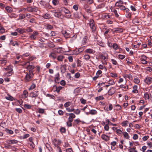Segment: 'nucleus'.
Returning a JSON list of instances; mask_svg holds the SVG:
<instances>
[{
	"label": "nucleus",
	"instance_id": "1",
	"mask_svg": "<svg viewBox=\"0 0 152 152\" xmlns=\"http://www.w3.org/2000/svg\"><path fill=\"white\" fill-rule=\"evenodd\" d=\"M62 143L61 140L57 138H55L52 140V143L54 145V147L56 151L58 152H62L60 146Z\"/></svg>",
	"mask_w": 152,
	"mask_h": 152
},
{
	"label": "nucleus",
	"instance_id": "2",
	"mask_svg": "<svg viewBox=\"0 0 152 152\" xmlns=\"http://www.w3.org/2000/svg\"><path fill=\"white\" fill-rule=\"evenodd\" d=\"M24 72L25 73H26L24 77V82L25 83H27L31 81L33 77L34 74L29 73L27 72H26L25 70H24Z\"/></svg>",
	"mask_w": 152,
	"mask_h": 152
},
{
	"label": "nucleus",
	"instance_id": "3",
	"mask_svg": "<svg viewBox=\"0 0 152 152\" xmlns=\"http://www.w3.org/2000/svg\"><path fill=\"white\" fill-rule=\"evenodd\" d=\"M25 64L27 65L28 66L26 67V68L27 70H25L26 72L29 73H33V69L34 68V66L32 65H30V63L29 62H27L25 63Z\"/></svg>",
	"mask_w": 152,
	"mask_h": 152
},
{
	"label": "nucleus",
	"instance_id": "4",
	"mask_svg": "<svg viewBox=\"0 0 152 152\" xmlns=\"http://www.w3.org/2000/svg\"><path fill=\"white\" fill-rule=\"evenodd\" d=\"M94 20L93 19H91L89 22V25L92 31H94L96 30V27L95 26Z\"/></svg>",
	"mask_w": 152,
	"mask_h": 152
},
{
	"label": "nucleus",
	"instance_id": "5",
	"mask_svg": "<svg viewBox=\"0 0 152 152\" xmlns=\"http://www.w3.org/2000/svg\"><path fill=\"white\" fill-rule=\"evenodd\" d=\"M68 114L69 115V116L68 118V121L72 122L73 121V119L76 117L75 115L73 113H68Z\"/></svg>",
	"mask_w": 152,
	"mask_h": 152
},
{
	"label": "nucleus",
	"instance_id": "6",
	"mask_svg": "<svg viewBox=\"0 0 152 152\" xmlns=\"http://www.w3.org/2000/svg\"><path fill=\"white\" fill-rule=\"evenodd\" d=\"M39 94L38 91H36L31 93L30 94V95L32 98H36L38 96Z\"/></svg>",
	"mask_w": 152,
	"mask_h": 152
},
{
	"label": "nucleus",
	"instance_id": "7",
	"mask_svg": "<svg viewBox=\"0 0 152 152\" xmlns=\"http://www.w3.org/2000/svg\"><path fill=\"white\" fill-rule=\"evenodd\" d=\"M6 142L9 144H14L17 143L18 141L16 140H8Z\"/></svg>",
	"mask_w": 152,
	"mask_h": 152
},
{
	"label": "nucleus",
	"instance_id": "8",
	"mask_svg": "<svg viewBox=\"0 0 152 152\" xmlns=\"http://www.w3.org/2000/svg\"><path fill=\"white\" fill-rule=\"evenodd\" d=\"M144 81L145 83L147 84H150L152 82V78L149 77H147L145 79Z\"/></svg>",
	"mask_w": 152,
	"mask_h": 152
},
{
	"label": "nucleus",
	"instance_id": "9",
	"mask_svg": "<svg viewBox=\"0 0 152 152\" xmlns=\"http://www.w3.org/2000/svg\"><path fill=\"white\" fill-rule=\"evenodd\" d=\"M81 122V121L79 119H75L72 123L73 126H74L77 127V125Z\"/></svg>",
	"mask_w": 152,
	"mask_h": 152
},
{
	"label": "nucleus",
	"instance_id": "10",
	"mask_svg": "<svg viewBox=\"0 0 152 152\" xmlns=\"http://www.w3.org/2000/svg\"><path fill=\"white\" fill-rule=\"evenodd\" d=\"M59 73H57L55 75V81L56 83H59Z\"/></svg>",
	"mask_w": 152,
	"mask_h": 152
},
{
	"label": "nucleus",
	"instance_id": "11",
	"mask_svg": "<svg viewBox=\"0 0 152 152\" xmlns=\"http://www.w3.org/2000/svg\"><path fill=\"white\" fill-rule=\"evenodd\" d=\"M129 9H127L126 11L125 12L126 14L125 16L126 17L128 18H131V13L129 12Z\"/></svg>",
	"mask_w": 152,
	"mask_h": 152
},
{
	"label": "nucleus",
	"instance_id": "12",
	"mask_svg": "<svg viewBox=\"0 0 152 152\" xmlns=\"http://www.w3.org/2000/svg\"><path fill=\"white\" fill-rule=\"evenodd\" d=\"M124 2L123 1L121 0H119L118 1L116 2L115 4L116 6L120 7L121 6L122 4H123Z\"/></svg>",
	"mask_w": 152,
	"mask_h": 152
},
{
	"label": "nucleus",
	"instance_id": "13",
	"mask_svg": "<svg viewBox=\"0 0 152 152\" xmlns=\"http://www.w3.org/2000/svg\"><path fill=\"white\" fill-rule=\"evenodd\" d=\"M84 53H94V50L91 49H88L85 50L84 51Z\"/></svg>",
	"mask_w": 152,
	"mask_h": 152
},
{
	"label": "nucleus",
	"instance_id": "14",
	"mask_svg": "<svg viewBox=\"0 0 152 152\" xmlns=\"http://www.w3.org/2000/svg\"><path fill=\"white\" fill-rule=\"evenodd\" d=\"M136 147L135 146H133L132 148L130 147L128 148V150L129 152H137V151L136 150Z\"/></svg>",
	"mask_w": 152,
	"mask_h": 152
},
{
	"label": "nucleus",
	"instance_id": "15",
	"mask_svg": "<svg viewBox=\"0 0 152 152\" xmlns=\"http://www.w3.org/2000/svg\"><path fill=\"white\" fill-rule=\"evenodd\" d=\"M5 10L8 13H11L13 12V10L12 8L9 6H7L5 8Z\"/></svg>",
	"mask_w": 152,
	"mask_h": 152
},
{
	"label": "nucleus",
	"instance_id": "16",
	"mask_svg": "<svg viewBox=\"0 0 152 152\" xmlns=\"http://www.w3.org/2000/svg\"><path fill=\"white\" fill-rule=\"evenodd\" d=\"M54 51L57 53H61V48L59 47L55 48L53 49Z\"/></svg>",
	"mask_w": 152,
	"mask_h": 152
},
{
	"label": "nucleus",
	"instance_id": "17",
	"mask_svg": "<svg viewBox=\"0 0 152 152\" xmlns=\"http://www.w3.org/2000/svg\"><path fill=\"white\" fill-rule=\"evenodd\" d=\"M133 90L132 91V92L135 93L137 94L138 93V91L137 90V85H134L133 87Z\"/></svg>",
	"mask_w": 152,
	"mask_h": 152
},
{
	"label": "nucleus",
	"instance_id": "18",
	"mask_svg": "<svg viewBox=\"0 0 152 152\" xmlns=\"http://www.w3.org/2000/svg\"><path fill=\"white\" fill-rule=\"evenodd\" d=\"M60 69L62 73H64L66 71V65H61Z\"/></svg>",
	"mask_w": 152,
	"mask_h": 152
},
{
	"label": "nucleus",
	"instance_id": "19",
	"mask_svg": "<svg viewBox=\"0 0 152 152\" xmlns=\"http://www.w3.org/2000/svg\"><path fill=\"white\" fill-rule=\"evenodd\" d=\"M123 134L124 138L127 139H129L130 136L127 132H123Z\"/></svg>",
	"mask_w": 152,
	"mask_h": 152
},
{
	"label": "nucleus",
	"instance_id": "20",
	"mask_svg": "<svg viewBox=\"0 0 152 152\" xmlns=\"http://www.w3.org/2000/svg\"><path fill=\"white\" fill-rule=\"evenodd\" d=\"M45 27L46 29L49 30H51L53 28V27L52 26L49 24H47L45 25Z\"/></svg>",
	"mask_w": 152,
	"mask_h": 152
},
{
	"label": "nucleus",
	"instance_id": "21",
	"mask_svg": "<svg viewBox=\"0 0 152 152\" xmlns=\"http://www.w3.org/2000/svg\"><path fill=\"white\" fill-rule=\"evenodd\" d=\"M15 31H17L20 34H22L25 32V30L23 28H18L16 29Z\"/></svg>",
	"mask_w": 152,
	"mask_h": 152
},
{
	"label": "nucleus",
	"instance_id": "22",
	"mask_svg": "<svg viewBox=\"0 0 152 152\" xmlns=\"http://www.w3.org/2000/svg\"><path fill=\"white\" fill-rule=\"evenodd\" d=\"M61 10L63 12H64L65 14H66L67 13H69V11L66 9L64 7H61Z\"/></svg>",
	"mask_w": 152,
	"mask_h": 152
},
{
	"label": "nucleus",
	"instance_id": "23",
	"mask_svg": "<svg viewBox=\"0 0 152 152\" xmlns=\"http://www.w3.org/2000/svg\"><path fill=\"white\" fill-rule=\"evenodd\" d=\"M5 98L6 99L11 101H13L15 99L12 96L10 95H8V96H6Z\"/></svg>",
	"mask_w": 152,
	"mask_h": 152
},
{
	"label": "nucleus",
	"instance_id": "24",
	"mask_svg": "<svg viewBox=\"0 0 152 152\" xmlns=\"http://www.w3.org/2000/svg\"><path fill=\"white\" fill-rule=\"evenodd\" d=\"M114 94V88H110L108 91V94L109 95H112Z\"/></svg>",
	"mask_w": 152,
	"mask_h": 152
},
{
	"label": "nucleus",
	"instance_id": "25",
	"mask_svg": "<svg viewBox=\"0 0 152 152\" xmlns=\"http://www.w3.org/2000/svg\"><path fill=\"white\" fill-rule=\"evenodd\" d=\"M101 137L102 139L104 140L105 141H107L109 139L108 136L104 134L102 135Z\"/></svg>",
	"mask_w": 152,
	"mask_h": 152
},
{
	"label": "nucleus",
	"instance_id": "26",
	"mask_svg": "<svg viewBox=\"0 0 152 152\" xmlns=\"http://www.w3.org/2000/svg\"><path fill=\"white\" fill-rule=\"evenodd\" d=\"M140 60L141 61L146 60L147 57L146 56L144 55H142L140 56Z\"/></svg>",
	"mask_w": 152,
	"mask_h": 152
},
{
	"label": "nucleus",
	"instance_id": "27",
	"mask_svg": "<svg viewBox=\"0 0 152 152\" xmlns=\"http://www.w3.org/2000/svg\"><path fill=\"white\" fill-rule=\"evenodd\" d=\"M49 57L53 58V59H55L56 58V55L55 53H51L49 55Z\"/></svg>",
	"mask_w": 152,
	"mask_h": 152
},
{
	"label": "nucleus",
	"instance_id": "28",
	"mask_svg": "<svg viewBox=\"0 0 152 152\" xmlns=\"http://www.w3.org/2000/svg\"><path fill=\"white\" fill-rule=\"evenodd\" d=\"M129 122L128 121H127V120L125 121H123L121 123V124L123 126L126 127L128 124Z\"/></svg>",
	"mask_w": 152,
	"mask_h": 152
},
{
	"label": "nucleus",
	"instance_id": "29",
	"mask_svg": "<svg viewBox=\"0 0 152 152\" xmlns=\"http://www.w3.org/2000/svg\"><path fill=\"white\" fill-rule=\"evenodd\" d=\"M90 114L94 115H96L97 114V112L95 110H91L90 111Z\"/></svg>",
	"mask_w": 152,
	"mask_h": 152
},
{
	"label": "nucleus",
	"instance_id": "30",
	"mask_svg": "<svg viewBox=\"0 0 152 152\" xmlns=\"http://www.w3.org/2000/svg\"><path fill=\"white\" fill-rule=\"evenodd\" d=\"M4 69L6 71H13L12 66L11 65L8 66L6 68H4Z\"/></svg>",
	"mask_w": 152,
	"mask_h": 152
},
{
	"label": "nucleus",
	"instance_id": "31",
	"mask_svg": "<svg viewBox=\"0 0 152 152\" xmlns=\"http://www.w3.org/2000/svg\"><path fill=\"white\" fill-rule=\"evenodd\" d=\"M73 54L76 55H78L80 53L78 49L77 48L73 50Z\"/></svg>",
	"mask_w": 152,
	"mask_h": 152
},
{
	"label": "nucleus",
	"instance_id": "32",
	"mask_svg": "<svg viewBox=\"0 0 152 152\" xmlns=\"http://www.w3.org/2000/svg\"><path fill=\"white\" fill-rule=\"evenodd\" d=\"M120 88H123L125 89V91H127L128 89V85H126V86L124 85H121L120 86Z\"/></svg>",
	"mask_w": 152,
	"mask_h": 152
},
{
	"label": "nucleus",
	"instance_id": "33",
	"mask_svg": "<svg viewBox=\"0 0 152 152\" xmlns=\"http://www.w3.org/2000/svg\"><path fill=\"white\" fill-rule=\"evenodd\" d=\"M7 62V60L5 58H2L0 60V64H4L6 63Z\"/></svg>",
	"mask_w": 152,
	"mask_h": 152
},
{
	"label": "nucleus",
	"instance_id": "34",
	"mask_svg": "<svg viewBox=\"0 0 152 152\" xmlns=\"http://www.w3.org/2000/svg\"><path fill=\"white\" fill-rule=\"evenodd\" d=\"M64 56H63L60 55L58 56L57 59L59 61H63V60L64 58Z\"/></svg>",
	"mask_w": 152,
	"mask_h": 152
},
{
	"label": "nucleus",
	"instance_id": "35",
	"mask_svg": "<svg viewBox=\"0 0 152 152\" xmlns=\"http://www.w3.org/2000/svg\"><path fill=\"white\" fill-rule=\"evenodd\" d=\"M12 71H12V70H11V71H9L7 72V73H4V76H11L12 75Z\"/></svg>",
	"mask_w": 152,
	"mask_h": 152
},
{
	"label": "nucleus",
	"instance_id": "36",
	"mask_svg": "<svg viewBox=\"0 0 152 152\" xmlns=\"http://www.w3.org/2000/svg\"><path fill=\"white\" fill-rule=\"evenodd\" d=\"M24 107L27 109H30L32 107V106L31 105L28 104H25L24 105Z\"/></svg>",
	"mask_w": 152,
	"mask_h": 152
},
{
	"label": "nucleus",
	"instance_id": "37",
	"mask_svg": "<svg viewBox=\"0 0 152 152\" xmlns=\"http://www.w3.org/2000/svg\"><path fill=\"white\" fill-rule=\"evenodd\" d=\"M10 43L13 46H15V45L17 46L18 45V43L16 41H13L12 40L11 41Z\"/></svg>",
	"mask_w": 152,
	"mask_h": 152
},
{
	"label": "nucleus",
	"instance_id": "38",
	"mask_svg": "<svg viewBox=\"0 0 152 152\" xmlns=\"http://www.w3.org/2000/svg\"><path fill=\"white\" fill-rule=\"evenodd\" d=\"M54 87L56 88V91L57 93H59L60 92V90H61L62 88V87L61 86H59L58 87H57L56 86H54Z\"/></svg>",
	"mask_w": 152,
	"mask_h": 152
},
{
	"label": "nucleus",
	"instance_id": "39",
	"mask_svg": "<svg viewBox=\"0 0 152 152\" xmlns=\"http://www.w3.org/2000/svg\"><path fill=\"white\" fill-rule=\"evenodd\" d=\"M134 82L137 84H138L140 82V80L138 77L134 78Z\"/></svg>",
	"mask_w": 152,
	"mask_h": 152
},
{
	"label": "nucleus",
	"instance_id": "40",
	"mask_svg": "<svg viewBox=\"0 0 152 152\" xmlns=\"http://www.w3.org/2000/svg\"><path fill=\"white\" fill-rule=\"evenodd\" d=\"M27 11L29 12H33V7L31 6L27 7Z\"/></svg>",
	"mask_w": 152,
	"mask_h": 152
},
{
	"label": "nucleus",
	"instance_id": "41",
	"mask_svg": "<svg viewBox=\"0 0 152 152\" xmlns=\"http://www.w3.org/2000/svg\"><path fill=\"white\" fill-rule=\"evenodd\" d=\"M9 17L12 18H16L18 16V15L15 13H12L9 15Z\"/></svg>",
	"mask_w": 152,
	"mask_h": 152
},
{
	"label": "nucleus",
	"instance_id": "42",
	"mask_svg": "<svg viewBox=\"0 0 152 152\" xmlns=\"http://www.w3.org/2000/svg\"><path fill=\"white\" fill-rule=\"evenodd\" d=\"M23 94L25 98H27L28 96V92L27 90H25L23 92Z\"/></svg>",
	"mask_w": 152,
	"mask_h": 152
},
{
	"label": "nucleus",
	"instance_id": "43",
	"mask_svg": "<svg viewBox=\"0 0 152 152\" xmlns=\"http://www.w3.org/2000/svg\"><path fill=\"white\" fill-rule=\"evenodd\" d=\"M45 109L41 108H38V112L40 113L43 114L45 112Z\"/></svg>",
	"mask_w": 152,
	"mask_h": 152
},
{
	"label": "nucleus",
	"instance_id": "44",
	"mask_svg": "<svg viewBox=\"0 0 152 152\" xmlns=\"http://www.w3.org/2000/svg\"><path fill=\"white\" fill-rule=\"evenodd\" d=\"M104 99V98L102 96H100L95 98V100L97 101L102 100Z\"/></svg>",
	"mask_w": 152,
	"mask_h": 152
},
{
	"label": "nucleus",
	"instance_id": "45",
	"mask_svg": "<svg viewBox=\"0 0 152 152\" xmlns=\"http://www.w3.org/2000/svg\"><path fill=\"white\" fill-rule=\"evenodd\" d=\"M125 78H127L129 80H131L132 79V76L130 74H126L124 75Z\"/></svg>",
	"mask_w": 152,
	"mask_h": 152
},
{
	"label": "nucleus",
	"instance_id": "46",
	"mask_svg": "<svg viewBox=\"0 0 152 152\" xmlns=\"http://www.w3.org/2000/svg\"><path fill=\"white\" fill-rule=\"evenodd\" d=\"M119 8L121 10H125V12L126 11L127 9H129L127 8H126L125 6L122 5L121 6L119 7Z\"/></svg>",
	"mask_w": 152,
	"mask_h": 152
},
{
	"label": "nucleus",
	"instance_id": "47",
	"mask_svg": "<svg viewBox=\"0 0 152 152\" xmlns=\"http://www.w3.org/2000/svg\"><path fill=\"white\" fill-rule=\"evenodd\" d=\"M60 131L61 133H65L66 132V129L64 127H61Z\"/></svg>",
	"mask_w": 152,
	"mask_h": 152
},
{
	"label": "nucleus",
	"instance_id": "48",
	"mask_svg": "<svg viewBox=\"0 0 152 152\" xmlns=\"http://www.w3.org/2000/svg\"><path fill=\"white\" fill-rule=\"evenodd\" d=\"M121 106L119 105H115V110H121Z\"/></svg>",
	"mask_w": 152,
	"mask_h": 152
},
{
	"label": "nucleus",
	"instance_id": "49",
	"mask_svg": "<svg viewBox=\"0 0 152 152\" xmlns=\"http://www.w3.org/2000/svg\"><path fill=\"white\" fill-rule=\"evenodd\" d=\"M5 131L7 133H9L10 134H12L14 133L13 132L12 130L7 129H6Z\"/></svg>",
	"mask_w": 152,
	"mask_h": 152
},
{
	"label": "nucleus",
	"instance_id": "50",
	"mask_svg": "<svg viewBox=\"0 0 152 152\" xmlns=\"http://www.w3.org/2000/svg\"><path fill=\"white\" fill-rule=\"evenodd\" d=\"M43 17L45 19H48L50 18V16L49 14L46 13L43 16Z\"/></svg>",
	"mask_w": 152,
	"mask_h": 152
},
{
	"label": "nucleus",
	"instance_id": "51",
	"mask_svg": "<svg viewBox=\"0 0 152 152\" xmlns=\"http://www.w3.org/2000/svg\"><path fill=\"white\" fill-rule=\"evenodd\" d=\"M90 58V56L88 54H86L83 56V58L86 60H88Z\"/></svg>",
	"mask_w": 152,
	"mask_h": 152
},
{
	"label": "nucleus",
	"instance_id": "52",
	"mask_svg": "<svg viewBox=\"0 0 152 152\" xmlns=\"http://www.w3.org/2000/svg\"><path fill=\"white\" fill-rule=\"evenodd\" d=\"M81 61L77 59V67H80L82 66V64H81Z\"/></svg>",
	"mask_w": 152,
	"mask_h": 152
},
{
	"label": "nucleus",
	"instance_id": "53",
	"mask_svg": "<svg viewBox=\"0 0 152 152\" xmlns=\"http://www.w3.org/2000/svg\"><path fill=\"white\" fill-rule=\"evenodd\" d=\"M144 97L145 99H149V95L147 92H146L145 93L144 95Z\"/></svg>",
	"mask_w": 152,
	"mask_h": 152
},
{
	"label": "nucleus",
	"instance_id": "54",
	"mask_svg": "<svg viewBox=\"0 0 152 152\" xmlns=\"http://www.w3.org/2000/svg\"><path fill=\"white\" fill-rule=\"evenodd\" d=\"M66 125L68 127H71L73 126L72 122L68 121L66 122Z\"/></svg>",
	"mask_w": 152,
	"mask_h": 152
},
{
	"label": "nucleus",
	"instance_id": "55",
	"mask_svg": "<svg viewBox=\"0 0 152 152\" xmlns=\"http://www.w3.org/2000/svg\"><path fill=\"white\" fill-rule=\"evenodd\" d=\"M61 14L60 12H55L54 13V16L57 17L59 18L61 16Z\"/></svg>",
	"mask_w": 152,
	"mask_h": 152
},
{
	"label": "nucleus",
	"instance_id": "56",
	"mask_svg": "<svg viewBox=\"0 0 152 152\" xmlns=\"http://www.w3.org/2000/svg\"><path fill=\"white\" fill-rule=\"evenodd\" d=\"M5 32V30L3 27L0 26V33H3Z\"/></svg>",
	"mask_w": 152,
	"mask_h": 152
},
{
	"label": "nucleus",
	"instance_id": "57",
	"mask_svg": "<svg viewBox=\"0 0 152 152\" xmlns=\"http://www.w3.org/2000/svg\"><path fill=\"white\" fill-rule=\"evenodd\" d=\"M26 11H27V8H23L20 9L18 11V12L20 13L21 12L23 11V12H25Z\"/></svg>",
	"mask_w": 152,
	"mask_h": 152
},
{
	"label": "nucleus",
	"instance_id": "58",
	"mask_svg": "<svg viewBox=\"0 0 152 152\" xmlns=\"http://www.w3.org/2000/svg\"><path fill=\"white\" fill-rule=\"evenodd\" d=\"M71 104V102H66L64 104V106L65 107H67Z\"/></svg>",
	"mask_w": 152,
	"mask_h": 152
},
{
	"label": "nucleus",
	"instance_id": "59",
	"mask_svg": "<svg viewBox=\"0 0 152 152\" xmlns=\"http://www.w3.org/2000/svg\"><path fill=\"white\" fill-rule=\"evenodd\" d=\"M74 113L77 115H78L80 114V111L79 109H77L75 110L74 111Z\"/></svg>",
	"mask_w": 152,
	"mask_h": 152
},
{
	"label": "nucleus",
	"instance_id": "60",
	"mask_svg": "<svg viewBox=\"0 0 152 152\" xmlns=\"http://www.w3.org/2000/svg\"><path fill=\"white\" fill-rule=\"evenodd\" d=\"M36 85L34 84H32V85L29 88V90H31L35 88Z\"/></svg>",
	"mask_w": 152,
	"mask_h": 152
},
{
	"label": "nucleus",
	"instance_id": "61",
	"mask_svg": "<svg viewBox=\"0 0 152 152\" xmlns=\"http://www.w3.org/2000/svg\"><path fill=\"white\" fill-rule=\"evenodd\" d=\"M62 33L65 37H66V38H68V37H66L67 36L68 34L67 33L66 31H63Z\"/></svg>",
	"mask_w": 152,
	"mask_h": 152
},
{
	"label": "nucleus",
	"instance_id": "62",
	"mask_svg": "<svg viewBox=\"0 0 152 152\" xmlns=\"http://www.w3.org/2000/svg\"><path fill=\"white\" fill-rule=\"evenodd\" d=\"M116 132L118 135H119L123 133V132L120 129H118L116 130Z\"/></svg>",
	"mask_w": 152,
	"mask_h": 152
},
{
	"label": "nucleus",
	"instance_id": "63",
	"mask_svg": "<svg viewBox=\"0 0 152 152\" xmlns=\"http://www.w3.org/2000/svg\"><path fill=\"white\" fill-rule=\"evenodd\" d=\"M151 39L148 40V45L152 46V39Z\"/></svg>",
	"mask_w": 152,
	"mask_h": 152
},
{
	"label": "nucleus",
	"instance_id": "64",
	"mask_svg": "<svg viewBox=\"0 0 152 152\" xmlns=\"http://www.w3.org/2000/svg\"><path fill=\"white\" fill-rule=\"evenodd\" d=\"M15 110L19 113H21L22 112V110L19 108H16L15 109Z\"/></svg>",
	"mask_w": 152,
	"mask_h": 152
}]
</instances>
